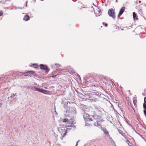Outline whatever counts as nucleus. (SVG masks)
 Listing matches in <instances>:
<instances>
[{
	"label": "nucleus",
	"instance_id": "a878e982",
	"mask_svg": "<svg viewBox=\"0 0 146 146\" xmlns=\"http://www.w3.org/2000/svg\"><path fill=\"white\" fill-rule=\"evenodd\" d=\"M141 1H139V3H141Z\"/></svg>",
	"mask_w": 146,
	"mask_h": 146
},
{
	"label": "nucleus",
	"instance_id": "ddd939ff",
	"mask_svg": "<svg viewBox=\"0 0 146 146\" xmlns=\"http://www.w3.org/2000/svg\"><path fill=\"white\" fill-rule=\"evenodd\" d=\"M35 89L36 91H39L40 92H42V91H43L42 89H40L39 88H36Z\"/></svg>",
	"mask_w": 146,
	"mask_h": 146
},
{
	"label": "nucleus",
	"instance_id": "2eb2a0df",
	"mask_svg": "<svg viewBox=\"0 0 146 146\" xmlns=\"http://www.w3.org/2000/svg\"><path fill=\"white\" fill-rule=\"evenodd\" d=\"M3 11L1 10H0V16H1L3 15Z\"/></svg>",
	"mask_w": 146,
	"mask_h": 146
},
{
	"label": "nucleus",
	"instance_id": "6e6552de",
	"mask_svg": "<svg viewBox=\"0 0 146 146\" xmlns=\"http://www.w3.org/2000/svg\"><path fill=\"white\" fill-rule=\"evenodd\" d=\"M133 17L134 20H136L138 19L136 14L135 12L133 13Z\"/></svg>",
	"mask_w": 146,
	"mask_h": 146
},
{
	"label": "nucleus",
	"instance_id": "393cba45",
	"mask_svg": "<svg viewBox=\"0 0 146 146\" xmlns=\"http://www.w3.org/2000/svg\"><path fill=\"white\" fill-rule=\"evenodd\" d=\"M78 141H77V142L76 143V145H78Z\"/></svg>",
	"mask_w": 146,
	"mask_h": 146
},
{
	"label": "nucleus",
	"instance_id": "6ab92c4d",
	"mask_svg": "<svg viewBox=\"0 0 146 146\" xmlns=\"http://www.w3.org/2000/svg\"><path fill=\"white\" fill-rule=\"evenodd\" d=\"M144 102H145L146 103V97H145L144 98Z\"/></svg>",
	"mask_w": 146,
	"mask_h": 146
},
{
	"label": "nucleus",
	"instance_id": "f257e3e1",
	"mask_svg": "<svg viewBox=\"0 0 146 146\" xmlns=\"http://www.w3.org/2000/svg\"><path fill=\"white\" fill-rule=\"evenodd\" d=\"M73 119L71 118L69 120H68L66 124L65 125V127H72L73 125L75 123Z\"/></svg>",
	"mask_w": 146,
	"mask_h": 146
},
{
	"label": "nucleus",
	"instance_id": "9d476101",
	"mask_svg": "<svg viewBox=\"0 0 146 146\" xmlns=\"http://www.w3.org/2000/svg\"><path fill=\"white\" fill-rule=\"evenodd\" d=\"M32 66L35 68L37 69L38 68V66L36 64H33Z\"/></svg>",
	"mask_w": 146,
	"mask_h": 146
},
{
	"label": "nucleus",
	"instance_id": "f03ea898",
	"mask_svg": "<svg viewBox=\"0 0 146 146\" xmlns=\"http://www.w3.org/2000/svg\"><path fill=\"white\" fill-rule=\"evenodd\" d=\"M109 15L114 19L115 17V13L114 9L112 8L110 9L108 11Z\"/></svg>",
	"mask_w": 146,
	"mask_h": 146
},
{
	"label": "nucleus",
	"instance_id": "aec40b11",
	"mask_svg": "<svg viewBox=\"0 0 146 146\" xmlns=\"http://www.w3.org/2000/svg\"><path fill=\"white\" fill-rule=\"evenodd\" d=\"M56 75H54L52 76V77L53 78L56 77Z\"/></svg>",
	"mask_w": 146,
	"mask_h": 146
},
{
	"label": "nucleus",
	"instance_id": "5701e85b",
	"mask_svg": "<svg viewBox=\"0 0 146 146\" xmlns=\"http://www.w3.org/2000/svg\"><path fill=\"white\" fill-rule=\"evenodd\" d=\"M2 104L1 103H0V107H1L2 105Z\"/></svg>",
	"mask_w": 146,
	"mask_h": 146
},
{
	"label": "nucleus",
	"instance_id": "f3484780",
	"mask_svg": "<svg viewBox=\"0 0 146 146\" xmlns=\"http://www.w3.org/2000/svg\"><path fill=\"white\" fill-rule=\"evenodd\" d=\"M143 112L145 116H146V110H143Z\"/></svg>",
	"mask_w": 146,
	"mask_h": 146
},
{
	"label": "nucleus",
	"instance_id": "39448f33",
	"mask_svg": "<svg viewBox=\"0 0 146 146\" xmlns=\"http://www.w3.org/2000/svg\"><path fill=\"white\" fill-rule=\"evenodd\" d=\"M102 130L104 132L105 134L107 135L109 137H110V135L108 131L106 130V128H103L102 129Z\"/></svg>",
	"mask_w": 146,
	"mask_h": 146
},
{
	"label": "nucleus",
	"instance_id": "412c9836",
	"mask_svg": "<svg viewBox=\"0 0 146 146\" xmlns=\"http://www.w3.org/2000/svg\"><path fill=\"white\" fill-rule=\"evenodd\" d=\"M132 28V27L131 26H129V28H127L128 29H130Z\"/></svg>",
	"mask_w": 146,
	"mask_h": 146
},
{
	"label": "nucleus",
	"instance_id": "bb28decb",
	"mask_svg": "<svg viewBox=\"0 0 146 146\" xmlns=\"http://www.w3.org/2000/svg\"><path fill=\"white\" fill-rule=\"evenodd\" d=\"M117 0H116V2H117Z\"/></svg>",
	"mask_w": 146,
	"mask_h": 146
},
{
	"label": "nucleus",
	"instance_id": "4be33fe9",
	"mask_svg": "<svg viewBox=\"0 0 146 146\" xmlns=\"http://www.w3.org/2000/svg\"><path fill=\"white\" fill-rule=\"evenodd\" d=\"M126 142L128 144V143H129V141L128 140H126Z\"/></svg>",
	"mask_w": 146,
	"mask_h": 146
},
{
	"label": "nucleus",
	"instance_id": "423d86ee",
	"mask_svg": "<svg viewBox=\"0 0 146 146\" xmlns=\"http://www.w3.org/2000/svg\"><path fill=\"white\" fill-rule=\"evenodd\" d=\"M34 72L32 71H29L28 72H25L24 73V75L25 76H29V74H33Z\"/></svg>",
	"mask_w": 146,
	"mask_h": 146
},
{
	"label": "nucleus",
	"instance_id": "7ed1b4c3",
	"mask_svg": "<svg viewBox=\"0 0 146 146\" xmlns=\"http://www.w3.org/2000/svg\"><path fill=\"white\" fill-rule=\"evenodd\" d=\"M40 67L41 69L45 70L46 73H48L49 71V69L47 66L41 64H40Z\"/></svg>",
	"mask_w": 146,
	"mask_h": 146
},
{
	"label": "nucleus",
	"instance_id": "a211bd4d",
	"mask_svg": "<svg viewBox=\"0 0 146 146\" xmlns=\"http://www.w3.org/2000/svg\"><path fill=\"white\" fill-rule=\"evenodd\" d=\"M103 24L104 25L105 27H106L108 25V24L105 23H103Z\"/></svg>",
	"mask_w": 146,
	"mask_h": 146
},
{
	"label": "nucleus",
	"instance_id": "0eeeda50",
	"mask_svg": "<svg viewBox=\"0 0 146 146\" xmlns=\"http://www.w3.org/2000/svg\"><path fill=\"white\" fill-rule=\"evenodd\" d=\"M30 19L29 16L27 15H26L23 18V20L25 21H27L29 20Z\"/></svg>",
	"mask_w": 146,
	"mask_h": 146
},
{
	"label": "nucleus",
	"instance_id": "f8f14e48",
	"mask_svg": "<svg viewBox=\"0 0 146 146\" xmlns=\"http://www.w3.org/2000/svg\"><path fill=\"white\" fill-rule=\"evenodd\" d=\"M67 130H65L64 131V133H62L61 134V135L63 137H64L66 134V133H67Z\"/></svg>",
	"mask_w": 146,
	"mask_h": 146
},
{
	"label": "nucleus",
	"instance_id": "9b49d317",
	"mask_svg": "<svg viewBox=\"0 0 146 146\" xmlns=\"http://www.w3.org/2000/svg\"><path fill=\"white\" fill-rule=\"evenodd\" d=\"M68 120L67 118H65V119H63L62 121H63V122H64V123H67Z\"/></svg>",
	"mask_w": 146,
	"mask_h": 146
},
{
	"label": "nucleus",
	"instance_id": "dca6fc26",
	"mask_svg": "<svg viewBox=\"0 0 146 146\" xmlns=\"http://www.w3.org/2000/svg\"><path fill=\"white\" fill-rule=\"evenodd\" d=\"M42 90H43L42 91V92H42V93H46L47 92V91L46 90H43V89H42Z\"/></svg>",
	"mask_w": 146,
	"mask_h": 146
},
{
	"label": "nucleus",
	"instance_id": "b1692460",
	"mask_svg": "<svg viewBox=\"0 0 146 146\" xmlns=\"http://www.w3.org/2000/svg\"><path fill=\"white\" fill-rule=\"evenodd\" d=\"M128 144V145L129 146H132L131 145H130L129 144V143H128L127 144Z\"/></svg>",
	"mask_w": 146,
	"mask_h": 146
},
{
	"label": "nucleus",
	"instance_id": "1a4fd4ad",
	"mask_svg": "<svg viewBox=\"0 0 146 146\" xmlns=\"http://www.w3.org/2000/svg\"><path fill=\"white\" fill-rule=\"evenodd\" d=\"M137 98H136L134 97L133 99V103L135 106H137Z\"/></svg>",
	"mask_w": 146,
	"mask_h": 146
},
{
	"label": "nucleus",
	"instance_id": "4468645a",
	"mask_svg": "<svg viewBox=\"0 0 146 146\" xmlns=\"http://www.w3.org/2000/svg\"><path fill=\"white\" fill-rule=\"evenodd\" d=\"M143 107L144 109V110H146V105L145 103L143 104Z\"/></svg>",
	"mask_w": 146,
	"mask_h": 146
},
{
	"label": "nucleus",
	"instance_id": "20e7f679",
	"mask_svg": "<svg viewBox=\"0 0 146 146\" xmlns=\"http://www.w3.org/2000/svg\"><path fill=\"white\" fill-rule=\"evenodd\" d=\"M125 7H122L121 9H120L118 15V17H119L122 14V13L124 12V11L125 10Z\"/></svg>",
	"mask_w": 146,
	"mask_h": 146
}]
</instances>
